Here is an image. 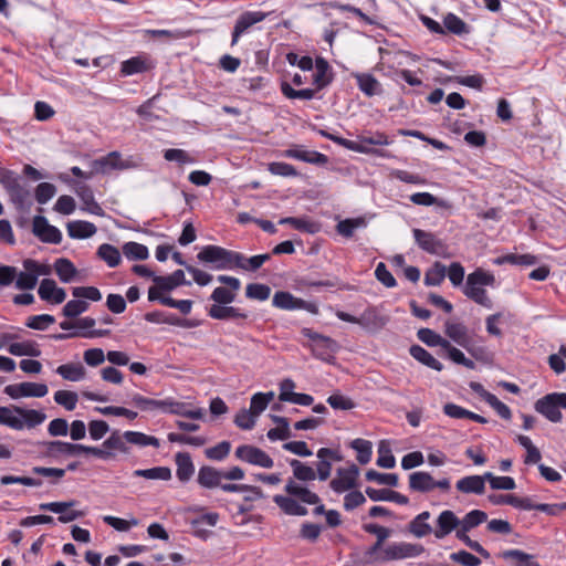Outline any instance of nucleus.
Instances as JSON below:
<instances>
[{"label":"nucleus","instance_id":"1","mask_svg":"<svg viewBox=\"0 0 566 566\" xmlns=\"http://www.w3.org/2000/svg\"><path fill=\"white\" fill-rule=\"evenodd\" d=\"M495 276L493 273L485 271L482 268L475 269L467 276L465 284L462 289L463 294L475 302L476 304L492 308L493 302L489 297L488 292L483 286H494Z\"/></svg>","mask_w":566,"mask_h":566},{"label":"nucleus","instance_id":"2","mask_svg":"<svg viewBox=\"0 0 566 566\" xmlns=\"http://www.w3.org/2000/svg\"><path fill=\"white\" fill-rule=\"evenodd\" d=\"M360 469L355 463L336 469L335 476L329 482V488L337 494L348 492L347 495H363L358 490Z\"/></svg>","mask_w":566,"mask_h":566},{"label":"nucleus","instance_id":"3","mask_svg":"<svg viewBox=\"0 0 566 566\" xmlns=\"http://www.w3.org/2000/svg\"><path fill=\"white\" fill-rule=\"evenodd\" d=\"M235 251L228 250L220 245L208 244L197 254V259L207 264L211 270H233Z\"/></svg>","mask_w":566,"mask_h":566},{"label":"nucleus","instance_id":"4","mask_svg":"<svg viewBox=\"0 0 566 566\" xmlns=\"http://www.w3.org/2000/svg\"><path fill=\"white\" fill-rule=\"evenodd\" d=\"M491 503L494 505H511L518 510L530 511L537 510L546 513L547 515H557L566 510V502L545 504L534 503L532 497H489Z\"/></svg>","mask_w":566,"mask_h":566},{"label":"nucleus","instance_id":"5","mask_svg":"<svg viewBox=\"0 0 566 566\" xmlns=\"http://www.w3.org/2000/svg\"><path fill=\"white\" fill-rule=\"evenodd\" d=\"M59 179L69 186H73L75 188V192L83 202V207L81 208L83 211H86L91 214L105 217V211L102 209L99 203L94 198V192L92 188L86 185L78 182L71 178L67 174H60Z\"/></svg>","mask_w":566,"mask_h":566},{"label":"nucleus","instance_id":"6","mask_svg":"<svg viewBox=\"0 0 566 566\" xmlns=\"http://www.w3.org/2000/svg\"><path fill=\"white\" fill-rule=\"evenodd\" d=\"M439 489L443 493L451 490L450 479L444 478L436 481L430 473L417 471L409 475V490L417 493H429Z\"/></svg>","mask_w":566,"mask_h":566},{"label":"nucleus","instance_id":"7","mask_svg":"<svg viewBox=\"0 0 566 566\" xmlns=\"http://www.w3.org/2000/svg\"><path fill=\"white\" fill-rule=\"evenodd\" d=\"M424 553V547L421 544H412L407 542L392 543L381 549L379 560L391 562L406 558L418 557Z\"/></svg>","mask_w":566,"mask_h":566},{"label":"nucleus","instance_id":"8","mask_svg":"<svg viewBox=\"0 0 566 566\" xmlns=\"http://www.w3.org/2000/svg\"><path fill=\"white\" fill-rule=\"evenodd\" d=\"M412 234L415 242L422 251L438 256L446 254L448 245L437 234L422 229H413Z\"/></svg>","mask_w":566,"mask_h":566},{"label":"nucleus","instance_id":"9","mask_svg":"<svg viewBox=\"0 0 566 566\" xmlns=\"http://www.w3.org/2000/svg\"><path fill=\"white\" fill-rule=\"evenodd\" d=\"M234 455L241 461L261 468L271 469L274 465L273 459L265 451L254 446L241 444L235 449Z\"/></svg>","mask_w":566,"mask_h":566},{"label":"nucleus","instance_id":"10","mask_svg":"<svg viewBox=\"0 0 566 566\" xmlns=\"http://www.w3.org/2000/svg\"><path fill=\"white\" fill-rule=\"evenodd\" d=\"M208 316L218 321H233L239 327L244 326L250 318L248 312L230 304L224 306L211 305L208 308Z\"/></svg>","mask_w":566,"mask_h":566},{"label":"nucleus","instance_id":"11","mask_svg":"<svg viewBox=\"0 0 566 566\" xmlns=\"http://www.w3.org/2000/svg\"><path fill=\"white\" fill-rule=\"evenodd\" d=\"M32 233L43 243L60 244L62 232L49 223L44 216L38 214L32 221Z\"/></svg>","mask_w":566,"mask_h":566},{"label":"nucleus","instance_id":"12","mask_svg":"<svg viewBox=\"0 0 566 566\" xmlns=\"http://www.w3.org/2000/svg\"><path fill=\"white\" fill-rule=\"evenodd\" d=\"M49 389L45 384L36 382H20L12 384L4 387L3 392L12 399L22 397L42 398L48 394Z\"/></svg>","mask_w":566,"mask_h":566},{"label":"nucleus","instance_id":"13","mask_svg":"<svg viewBox=\"0 0 566 566\" xmlns=\"http://www.w3.org/2000/svg\"><path fill=\"white\" fill-rule=\"evenodd\" d=\"M283 156L316 166H326L329 161L325 154L317 150H307L301 145H292L283 151Z\"/></svg>","mask_w":566,"mask_h":566},{"label":"nucleus","instance_id":"14","mask_svg":"<svg viewBox=\"0 0 566 566\" xmlns=\"http://www.w3.org/2000/svg\"><path fill=\"white\" fill-rule=\"evenodd\" d=\"M144 318L148 323L153 324H168L172 326H178L182 328H195L199 326V321L181 318L175 314H166L163 311H153L148 312L144 315Z\"/></svg>","mask_w":566,"mask_h":566},{"label":"nucleus","instance_id":"15","mask_svg":"<svg viewBox=\"0 0 566 566\" xmlns=\"http://www.w3.org/2000/svg\"><path fill=\"white\" fill-rule=\"evenodd\" d=\"M155 67L149 55L139 54L125 60L120 63L119 73L122 76H132L135 74L146 73Z\"/></svg>","mask_w":566,"mask_h":566},{"label":"nucleus","instance_id":"16","mask_svg":"<svg viewBox=\"0 0 566 566\" xmlns=\"http://www.w3.org/2000/svg\"><path fill=\"white\" fill-rule=\"evenodd\" d=\"M266 15L268 13L262 11H245L241 13L233 27L231 44L234 45L244 32L255 23L263 21Z\"/></svg>","mask_w":566,"mask_h":566},{"label":"nucleus","instance_id":"17","mask_svg":"<svg viewBox=\"0 0 566 566\" xmlns=\"http://www.w3.org/2000/svg\"><path fill=\"white\" fill-rule=\"evenodd\" d=\"M298 500L308 504H317L319 497H274L275 503L284 513L296 516L306 515L307 510Z\"/></svg>","mask_w":566,"mask_h":566},{"label":"nucleus","instance_id":"18","mask_svg":"<svg viewBox=\"0 0 566 566\" xmlns=\"http://www.w3.org/2000/svg\"><path fill=\"white\" fill-rule=\"evenodd\" d=\"M38 294L42 301L51 304H61L66 298V292L63 287L57 286L52 279H43L40 282Z\"/></svg>","mask_w":566,"mask_h":566},{"label":"nucleus","instance_id":"19","mask_svg":"<svg viewBox=\"0 0 566 566\" xmlns=\"http://www.w3.org/2000/svg\"><path fill=\"white\" fill-rule=\"evenodd\" d=\"M334 71L329 63L323 56L315 59V73L313 74V84L317 91L327 87L334 81Z\"/></svg>","mask_w":566,"mask_h":566},{"label":"nucleus","instance_id":"20","mask_svg":"<svg viewBox=\"0 0 566 566\" xmlns=\"http://www.w3.org/2000/svg\"><path fill=\"white\" fill-rule=\"evenodd\" d=\"M45 452L49 457L57 458L59 455L76 457L82 454V444L71 443L61 440L43 442Z\"/></svg>","mask_w":566,"mask_h":566},{"label":"nucleus","instance_id":"21","mask_svg":"<svg viewBox=\"0 0 566 566\" xmlns=\"http://www.w3.org/2000/svg\"><path fill=\"white\" fill-rule=\"evenodd\" d=\"M460 527V520L450 511H442L437 518V527L433 531L436 538L442 539Z\"/></svg>","mask_w":566,"mask_h":566},{"label":"nucleus","instance_id":"22","mask_svg":"<svg viewBox=\"0 0 566 566\" xmlns=\"http://www.w3.org/2000/svg\"><path fill=\"white\" fill-rule=\"evenodd\" d=\"M234 255L233 269H239L247 272H256L266 261L271 259L270 253L256 254L248 258L243 253L235 251Z\"/></svg>","mask_w":566,"mask_h":566},{"label":"nucleus","instance_id":"23","mask_svg":"<svg viewBox=\"0 0 566 566\" xmlns=\"http://www.w3.org/2000/svg\"><path fill=\"white\" fill-rule=\"evenodd\" d=\"M535 410L552 422H560L563 415L558 409L553 394H547L535 402Z\"/></svg>","mask_w":566,"mask_h":566},{"label":"nucleus","instance_id":"24","mask_svg":"<svg viewBox=\"0 0 566 566\" xmlns=\"http://www.w3.org/2000/svg\"><path fill=\"white\" fill-rule=\"evenodd\" d=\"M444 333L455 344L463 347L464 349H469V345H471V339L469 337L468 327L464 324L452 323L447 321L444 323Z\"/></svg>","mask_w":566,"mask_h":566},{"label":"nucleus","instance_id":"25","mask_svg":"<svg viewBox=\"0 0 566 566\" xmlns=\"http://www.w3.org/2000/svg\"><path fill=\"white\" fill-rule=\"evenodd\" d=\"M11 203L19 212H28L33 205L31 199V191L27 189L21 182L8 192Z\"/></svg>","mask_w":566,"mask_h":566},{"label":"nucleus","instance_id":"26","mask_svg":"<svg viewBox=\"0 0 566 566\" xmlns=\"http://www.w3.org/2000/svg\"><path fill=\"white\" fill-rule=\"evenodd\" d=\"M353 77L356 80L358 88L366 96L379 95L382 93V87L379 81L370 73H354Z\"/></svg>","mask_w":566,"mask_h":566},{"label":"nucleus","instance_id":"27","mask_svg":"<svg viewBox=\"0 0 566 566\" xmlns=\"http://www.w3.org/2000/svg\"><path fill=\"white\" fill-rule=\"evenodd\" d=\"M67 234L72 239H87L93 237L97 228L94 223L85 220L70 221L66 224Z\"/></svg>","mask_w":566,"mask_h":566},{"label":"nucleus","instance_id":"28","mask_svg":"<svg viewBox=\"0 0 566 566\" xmlns=\"http://www.w3.org/2000/svg\"><path fill=\"white\" fill-rule=\"evenodd\" d=\"M336 144L348 150H353L359 154L375 155L378 157H388L386 150L379 148H371L364 145V143L361 142V135L358 136V142L350 140L339 136V138L336 140Z\"/></svg>","mask_w":566,"mask_h":566},{"label":"nucleus","instance_id":"29","mask_svg":"<svg viewBox=\"0 0 566 566\" xmlns=\"http://www.w3.org/2000/svg\"><path fill=\"white\" fill-rule=\"evenodd\" d=\"M222 480L223 475L221 470L209 465H203L199 469L197 481L206 489L218 488Z\"/></svg>","mask_w":566,"mask_h":566},{"label":"nucleus","instance_id":"30","mask_svg":"<svg viewBox=\"0 0 566 566\" xmlns=\"http://www.w3.org/2000/svg\"><path fill=\"white\" fill-rule=\"evenodd\" d=\"M442 27L446 30V34L449 32L458 36H463L471 32V27L452 12L444 15Z\"/></svg>","mask_w":566,"mask_h":566},{"label":"nucleus","instance_id":"31","mask_svg":"<svg viewBox=\"0 0 566 566\" xmlns=\"http://www.w3.org/2000/svg\"><path fill=\"white\" fill-rule=\"evenodd\" d=\"M409 354L413 359L436 371L443 369V365L420 345H411L409 347Z\"/></svg>","mask_w":566,"mask_h":566},{"label":"nucleus","instance_id":"32","mask_svg":"<svg viewBox=\"0 0 566 566\" xmlns=\"http://www.w3.org/2000/svg\"><path fill=\"white\" fill-rule=\"evenodd\" d=\"M175 461L177 465V478L181 482H187L191 479L195 472V465L191 460V457L188 452H178L175 455Z\"/></svg>","mask_w":566,"mask_h":566},{"label":"nucleus","instance_id":"33","mask_svg":"<svg viewBox=\"0 0 566 566\" xmlns=\"http://www.w3.org/2000/svg\"><path fill=\"white\" fill-rule=\"evenodd\" d=\"M177 289L171 275H156L154 276V285L148 289V301L150 302L151 292L159 298L168 297L165 293H169Z\"/></svg>","mask_w":566,"mask_h":566},{"label":"nucleus","instance_id":"34","mask_svg":"<svg viewBox=\"0 0 566 566\" xmlns=\"http://www.w3.org/2000/svg\"><path fill=\"white\" fill-rule=\"evenodd\" d=\"M457 490L465 494H481L484 492V478L480 475H468L457 482Z\"/></svg>","mask_w":566,"mask_h":566},{"label":"nucleus","instance_id":"35","mask_svg":"<svg viewBox=\"0 0 566 566\" xmlns=\"http://www.w3.org/2000/svg\"><path fill=\"white\" fill-rule=\"evenodd\" d=\"M7 349L13 356L39 357L41 355V349L39 348V344L34 340H25V342H21V343H11L10 342Z\"/></svg>","mask_w":566,"mask_h":566},{"label":"nucleus","instance_id":"36","mask_svg":"<svg viewBox=\"0 0 566 566\" xmlns=\"http://www.w3.org/2000/svg\"><path fill=\"white\" fill-rule=\"evenodd\" d=\"M54 270L62 283L72 282L77 274V269L73 262L66 258L56 259L54 262Z\"/></svg>","mask_w":566,"mask_h":566},{"label":"nucleus","instance_id":"37","mask_svg":"<svg viewBox=\"0 0 566 566\" xmlns=\"http://www.w3.org/2000/svg\"><path fill=\"white\" fill-rule=\"evenodd\" d=\"M14 412L20 416L24 427L29 429L40 426L46 419V415L44 412L35 409L14 407Z\"/></svg>","mask_w":566,"mask_h":566},{"label":"nucleus","instance_id":"38","mask_svg":"<svg viewBox=\"0 0 566 566\" xmlns=\"http://www.w3.org/2000/svg\"><path fill=\"white\" fill-rule=\"evenodd\" d=\"M502 557L505 560L514 562V566H541L535 557L521 549H509L503 552Z\"/></svg>","mask_w":566,"mask_h":566},{"label":"nucleus","instance_id":"39","mask_svg":"<svg viewBox=\"0 0 566 566\" xmlns=\"http://www.w3.org/2000/svg\"><path fill=\"white\" fill-rule=\"evenodd\" d=\"M96 255L109 268L118 266L122 261L119 250L109 243L101 244L97 249Z\"/></svg>","mask_w":566,"mask_h":566},{"label":"nucleus","instance_id":"40","mask_svg":"<svg viewBox=\"0 0 566 566\" xmlns=\"http://www.w3.org/2000/svg\"><path fill=\"white\" fill-rule=\"evenodd\" d=\"M367 226V221L364 217L358 218H347L340 220L336 224V231L338 234L345 238H352L354 235V231L359 228H365Z\"/></svg>","mask_w":566,"mask_h":566},{"label":"nucleus","instance_id":"41","mask_svg":"<svg viewBox=\"0 0 566 566\" xmlns=\"http://www.w3.org/2000/svg\"><path fill=\"white\" fill-rule=\"evenodd\" d=\"M119 151L114 150L106 156L93 160L92 166L95 172H107V169L118 170Z\"/></svg>","mask_w":566,"mask_h":566},{"label":"nucleus","instance_id":"42","mask_svg":"<svg viewBox=\"0 0 566 566\" xmlns=\"http://www.w3.org/2000/svg\"><path fill=\"white\" fill-rule=\"evenodd\" d=\"M123 254L132 261H143L148 259V248L142 243L129 241L122 247Z\"/></svg>","mask_w":566,"mask_h":566},{"label":"nucleus","instance_id":"43","mask_svg":"<svg viewBox=\"0 0 566 566\" xmlns=\"http://www.w3.org/2000/svg\"><path fill=\"white\" fill-rule=\"evenodd\" d=\"M123 438L126 442L136 444L139 447H148V446H151L154 448L159 447L158 438H156L154 436H148V434H145V433L138 432V431H125L123 433Z\"/></svg>","mask_w":566,"mask_h":566},{"label":"nucleus","instance_id":"44","mask_svg":"<svg viewBox=\"0 0 566 566\" xmlns=\"http://www.w3.org/2000/svg\"><path fill=\"white\" fill-rule=\"evenodd\" d=\"M447 275V268L439 261L434 262L424 273L423 283L427 286H439Z\"/></svg>","mask_w":566,"mask_h":566},{"label":"nucleus","instance_id":"45","mask_svg":"<svg viewBox=\"0 0 566 566\" xmlns=\"http://www.w3.org/2000/svg\"><path fill=\"white\" fill-rule=\"evenodd\" d=\"M85 368L80 364H64L60 365L56 368V374H59L63 379L70 381H78L85 377Z\"/></svg>","mask_w":566,"mask_h":566},{"label":"nucleus","instance_id":"46","mask_svg":"<svg viewBox=\"0 0 566 566\" xmlns=\"http://www.w3.org/2000/svg\"><path fill=\"white\" fill-rule=\"evenodd\" d=\"M417 337L420 342L429 347H441L443 349L448 343V339L443 338L440 334L431 328L422 327L418 329Z\"/></svg>","mask_w":566,"mask_h":566},{"label":"nucleus","instance_id":"47","mask_svg":"<svg viewBox=\"0 0 566 566\" xmlns=\"http://www.w3.org/2000/svg\"><path fill=\"white\" fill-rule=\"evenodd\" d=\"M350 448L357 452V461L367 464L371 460L373 444L369 440L357 438L350 442Z\"/></svg>","mask_w":566,"mask_h":566},{"label":"nucleus","instance_id":"48","mask_svg":"<svg viewBox=\"0 0 566 566\" xmlns=\"http://www.w3.org/2000/svg\"><path fill=\"white\" fill-rule=\"evenodd\" d=\"M304 285L311 289L337 287L338 290L343 291H352L355 289L349 283L340 281L337 276H332L326 280H305Z\"/></svg>","mask_w":566,"mask_h":566},{"label":"nucleus","instance_id":"49","mask_svg":"<svg viewBox=\"0 0 566 566\" xmlns=\"http://www.w3.org/2000/svg\"><path fill=\"white\" fill-rule=\"evenodd\" d=\"M150 302H158L164 306L179 310L184 315H188L191 312L193 302L191 300H175L172 297L159 298L151 292Z\"/></svg>","mask_w":566,"mask_h":566},{"label":"nucleus","instance_id":"50","mask_svg":"<svg viewBox=\"0 0 566 566\" xmlns=\"http://www.w3.org/2000/svg\"><path fill=\"white\" fill-rule=\"evenodd\" d=\"M14 407H0V424L7 426L14 430H22L24 423L20 416L14 412Z\"/></svg>","mask_w":566,"mask_h":566},{"label":"nucleus","instance_id":"51","mask_svg":"<svg viewBox=\"0 0 566 566\" xmlns=\"http://www.w3.org/2000/svg\"><path fill=\"white\" fill-rule=\"evenodd\" d=\"M132 403L135 407L139 408L142 411L160 410L164 412L165 399L156 400V399L144 397L139 394H134L132 397Z\"/></svg>","mask_w":566,"mask_h":566},{"label":"nucleus","instance_id":"52","mask_svg":"<svg viewBox=\"0 0 566 566\" xmlns=\"http://www.w3.org/2000/svg\"><path fill=\"white\" fill-rule=\"evenodd\" d=\"M280 224H289L295 230L304 231L314 234L318 231V226L315 222L308 221L305 218L286 217L279 221Z\"/></svg>","mask_w":566,"mask_h":566},{"label":"nucleus","instance_id":"53","mask_svg":"<svg viewBox=\"0 0 566 566\" xmlns=\"http://www.w3.org/2000/svg\"><path fill=\"white\" fill-rule=\"evenodd\" d=\"M134 476H142L150 480L167 481L171 478V471L168 467H154L150 469H138L134 471Z\"/></svg>","mask_w":566,"mask_h":566},{"label":"nucleus","instance_id":"54","mask_svg":"<svg viewBox=\"0 0 566 566\" xmlns=\"http://www.w3.org/2000/svg\"><path fill=\"white\" fill-rule=\"evenodd\" d=\"M316 88L295 90L287 82L281 83V92L289 99H312L315 97Z\"/></svg>","mask_w":566,"mask_h":566},{"label":"nucleus","instance_id":"55","mask_svg":"<svg viewBox=\"0 0 566 566\" xmlns=\"http://www.w3.org/2000/svg\"><path fill=\"white\" fill-rule=\"evenodd\" d=\"M290 465L293 469V475L300 481H312L316 478L314 468L303 463L300 460L292 459Z\"/></svg>","mask_w":566,"mask_h":566},{"label":"nucleus","instance_id":"56","mask_svg":"<svg viewBox=\"0 0 566 566\" xmlns=\"http://www.w3.org/2000/svg\"><path fill=\"white\" fill-rule=\"evenodd\" d=\"M488 520V514L481 510H472L460 520V528L470 531Z\"/></svg>","mask_w":566,"mask_h":566},{"label":"nucleus","instance_id":"57","mask_svg":"<svg viewBox=\"0 0 566 566\" xmlns=\"http://www.w3.org/2000/svg\"><path fill=\"white\" fill-rule=\"evenodd\" d=\"M410 200H411V202H413L415 205H418V206L430 207V206L437 205L442 208L450 207L448 201L441 200V199L434 197L430 192H416L410 196Z\"/></svg>","mask_w":566,"mask_h":566},{"label":"nucleus","instance_id":"58","mask_svg":"<svg viewBox=\"0 0 566 566\" xmlns=\"http://www.w3.org/2000/svg\"><path fill=\"white\" fill-rule=\"evenodd\" d=\"M271 295V287L263 283H250L245 287V297L249 300L266 301Z\"/></svg>","mask_w":566,"mask_h":566},{"label":"nucleus","instance_id":"59","mask_svg":"<svg viewBox=\"0 0 566 566\" xmlns=\"http://www.w3.org/2000/svg\"><path fill=\"white\" fill-rule=\"evenodd\" d=\"M365 476L367 481L389 486H397L399 481V478L396 473H380L374 469L368 470Z\"/></svg>","mask_w":566,"mask_h":566},{"label":"nucleus","instance_id":"60","mask_svg":"<svg viewBox=\"0 0 566 566\" xmlns=\"http://www.w3.org/2000/svg\"><path fill=\"white\" fill-rule=\"evenodd\" d=\"M274 392H256L251 397L250 411L259 416L265 410L270 401L273 399Z\"/></svg>","mask_w":566,"mask_h":566},{"label":"nucleus","instance_id":"61","mask_svg":"<svg viewBox=\"0 0 566 566\" xmlns=\"http://www.w3.org/2000/svg\"><path fill=\"white\" fill-rule=\"evenodd\" d=\"M237 293L228 290L226 286L216 287L209 296V300L213 301V305H229L235 301Z\"/></svg>","mask_w":566,"mask_h":566},{"label":"nucleus","instance_id":"62","mask_svg":"<svg viewBox=\"0 0 566 566\" xmlns=\"http://www.w3.org/2000/svg\"><path fill=\"white\" fill-rule=\"evenodd\" d=\"M88 307L90 304L84 300H71L64 305L62 314L67 318H75L86 312Z\"/></svg>","mask_w":566,"mask_h":566},{"label":"nucleus","instance_id":"63","mask_svg":"<svg viewBox=\"0 0 566 566\" xmlns=\"http://www.w3.org/2000/svg\"><path fill=\"white\" fill-rule=\"evenodd\" d=\"M78 400V396L74 391L70 390H57L54 394V401L64 407L67 411H72L75 409Z\"/></svg>","mask_w":566,"mask_h":566},{"label":"nucleus","instance_id":"64","mask_svg":"<svg viewBox=\"0 0 566 566\" xmlns=\"http://www.w3.org/2000/svg\"><path fill=\"white\" fill-rule=\"evenodd\" d=\"M56 193V187L51 182H41L35 187L34 198L38 203L45 205Z\"/></svg>","mask_w":566,"mask_h":566}]
</instances>
